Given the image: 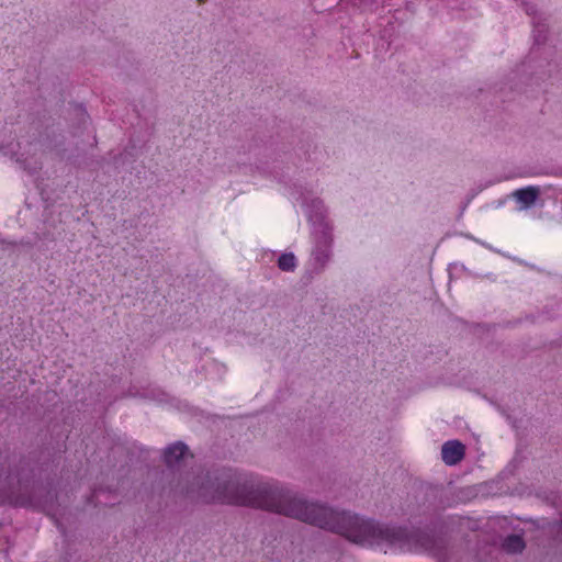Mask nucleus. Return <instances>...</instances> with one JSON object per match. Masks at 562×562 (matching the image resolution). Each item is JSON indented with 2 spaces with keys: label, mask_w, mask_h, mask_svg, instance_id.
Listing matches in <instances>:
<instances>
[{
  "label": "nucleus",
  "mask_w": 562,
  "mask_h": 562,
  "mask_svg": "<svg viewBox=\"0 0 562 562\" xmlns=\"http://www.w3.org/2000/svg\"><path fill=\"white\" fill-rule=\"evenodd\" d=\"M181 493L204 503L220 502L250 506L317 526L349 541L374 547L386 539V530L373 519L318 503H307L280 482L241 479L233 469L215 468L201 473Z\"/></svg>",
  "instance_id": "nucleus-1"
},
{
  "label": "nucleus",
  "mask_w": 562,
  "mask_h": 562,
  "mask_svg": "<svg viewBox=\"0 0 562 562\" xmlns=\"http://www.w3.org/2000/svg\"><path fill=\"white\" fill-rule=\"evenodd\" d=\"M27 463L24 459L16 463L15 458L4 461L0 458V490L11 491V503L15 507L49 512L56 501V494L42 484L33 483L29 487Z\"/></svg>",
  "instance_id": "nucleus-2"
},
{
  "label": "nucleus",
  "mask_w": 562,
  "mask_h": 562,
  "mask_svg": "<svg viewBox=\"0 0 562 562\" xmlns=\"http://www.w3.org/2000/svg\"><path fill=\"white\" fill-rule=\"evenodd\" d=\"M389 550L429 553L439 557L443 541L432 530L389 525Z\"/></svg>",
  "instance_id": "nucleus-3"
},
{
  "label": "nucleus",
  "mask_w": 562,
  "mask_h": 562,
  "mask_svg": "<svg viewBox=\"0 0 562 562\" xmlns=\"http://www.w3.org/2000/svg\"><path fill=\"white\" fill-rule=\"evenodd\" d=\"M333 225L324 224L322 229L313 231V248L311 252V273L321 274L333 257Z\"/></svg>",
  "instance_id": "nucleus-4"
},
{
  "label": "nucleus",
  "mask_w": 562,
  "mask_h": 562,
  "mask_svg": "<svg viewBox=\"0 0 562 562\" xmlns=\"http://www.w3.org/2000/svg\"><path fill=\"white\" fill-rule=\"evenodd\" d=\"M521 7L528 15L532 18L533 47L531 54H538L540 46L546 43L548 35V24L542 15L537 13L536 5L527 0H521Z\"/></svg>",
  "instance_id": "nucleus-5"
},
{
  "label": "nucleus",
  "mask_w": 562,
  "mask_h": 562,
  "mask_svg": "<svg viewBox=\"0 0 562 562\" xmlns=\"http://www.w3.org/2000/svg\"><path fill=\"white\" fill-rule=\"evenodd\" d=\"M187 451L188 447L182 441H177L164 450V461L167 469L161 471L162 479L169 480V477L172 476V481L175 480L177 474L173 468L180 465Z\"/></svg>",
  "instance_id": "nucleus-6"
},
{
  "label": "nucleus",
  "mask_w": 562,
  "mask_h": 562,
  "mask_svg": "<svg viewBox=\"0 0 562 562\" xmlns=\"http://www.w3.org/2000/svg\"><path fill=\"white\" fill-rule=\"evenodd\" d=\"M465 456V446L459 440H448L441 447V458L447 465L458 464Z\"/></svg>",
  "instance_id": "nucleus-7"
},
{
  "label": "nucleus",
  "mask_w": 562,
  "mask_h": 562,
  "mask_svg": "<svg viewBox=\"0 0 562 562\" xmlns=\"http://www.w3.org/2000/svg\"><path fill=\"white\" fill-rule=\"evenodd\" d=\"M303 205L307 207L308 217L313 222L314 229H322L324 224H331L327 220V210L322 200L313 199L307 203L306 199H304Z\"/></svg>",
  "instance_id": "nucleus-8"
},
{
  "label": "nucleus",
  "mask_w": 562,
  "mask_h": 562,
  "mask_svg": "<svg viewBox=\"0 0 562 562\" xmlns=\"http://www.w3.org/2000/svg\"><path fill=\"white\" fill-rule=\"evenodd\" d=\"M514 196L524 205V207H529L537 201L539 196V189L532 186L521 188L514 192Z\"/></svg>",
  "instance_id": "nucleus-9"
},
{
  "label": "nucleus",
  "mask_w": 562,
  "mask_h": 562,
  "mask_svg": "<svg viewBox=\"0 0 562 562\" xmlns=\"http://www.w3.org/2000/svg\"><path fill=\"white\" fill-rule=\"evenodd\" d=\"M525 547V540L519 535H509L503 541V548L508 553H520L522 552Z\"/></svg>",
  "instance_id": "nucleus-10"
},
{
  "label": "nucleus",
  "mask_w": 562,
  "mask_h": 562,
  "mask_svg": "<svg viewBox=\"0 0 562 562\" xmlns=\"http://www.w3.org/2000/svg\"><path fill=\"white\" fill-rule=\"evenodd\" d=\"M297 266L296 257L293 252L282 254L278 259V268L285 272H292Z\"/></svg>",
  "instance_id": "nucleus-11"
},
{
  "label": "nucleus",
  "mask_w": 562,
  "mask_h": 562,
  "mask_svg": "<svg viewBox=\"0 0 562 562\" xmlns=\"http://www.w3.org/2000/svg\"><path fill=\"white\" fill-rule=\"evenodd\" d=\"M20 168L27 171L31 175L36 173L41 169V164L37 161L29 162L27 159H16Z\"/></svg>",
  "instance_id": "nucleus-12"
},
{
  "label": "nucleus",
  "mask_w": 562,
  "mask_h": 562,
  "mask_svg": "<svg viewBox=\"0 0 562 562\" xmlns=\"http://www.w3.org/2000/svg\"><path fill=\"white\" fill-rule=\"evenodd\" d=\"M76 112H77V116H78V121H79L78 128L86 130L89 124V121H90L89 114L82 106H76Z\"/></svg>",
  "instance_id": "nucleus-13"
},
{
  "label": "nucleus",
  "mask_w": 562,
  "mask_h": 562,
  "mask_svg": "<svg viewBox=\"0 0 562 562\" xmlns=\"http://www.w3.org/2000/svg\"><path fill=\"white\" fill-rule=\"evenodd\" d=\"M322 157H323V151L316 146L314 147L312 153H310V151L306 153V159L310 161H313V162L322 161Z\"/></svg>",
  "instance_id": "nucleus-14"
},
{
  "label": "nucleus",
  "mask_w": 562,
  "mask_h": 562,
  "mask_svg": "<svg viewBox=\"0 0 562 562\" xmlns=\"http://www.w3.org/2000/svg\"><path fill=\"white\" fill-rule=\"evenodd\" d=\"M56 526H57V528H58V529H60V531H61V532H64V530L61 529V527H60V525H59L58 520H56Z\"/></svg>",
  "instance_id": "nucleus-15"
},
{
  "label": "nucleus",
  "mask_w": 562,
  "mask_h": 562,
  "mask_svg": "<svg viewBox=\"0 0 562 562\" xmlns=\"http://www.w3.org/2000/svg\"><path fill=\"white\" fill-rule=\"evenodd\" d=\"M482 245H484L485 247H487V249H492L491 246H487L485 243H482Z\"/></svg>",
  "instance_id": "nucleus-16"
},
{
  "label": "nucleus",
  "mask_w": 562,
  "mask_h": 562,
  "mask_svg": "<svg viewBox=\"0 0 562 562\" xmlns=\"http://www.w3.org/2000/svg\"><path fill=\"white\" fill-rule=\"evenodd\" d=\"M170 490L173 491V490H177V487H173L171 484H170Z\"/></svg>",
  "instance_id": "nucleus-17"
},
{
  "label": "nucleus",
  "mask_w": 562,
  "mask_h": 562,
  "mask_svg": "<svg viewBox=\"0 0 562 562\" xmlns=\"http://www.w3.org/2000/svg\"><path fill=\"white\" fill-rule=\"evenodd\" d=\"M205 0H199L200 3H203Z\"/></svg>",
  "instance_id": "nucleus-18"
}]
</instances>
